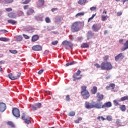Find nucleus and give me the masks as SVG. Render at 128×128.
Listing matches in <instances>:
<instances>
[{
  "label": "nucleus",
  "instance_id": "obj_1",
  "mask_svg": "<svg viewBox=\"0 0 128 128\" xmlns=\"http://www.w3.org/2000/svg\"><path fill=\"white\" fill-rule=\"evenodd\" d=\"M84 22H76L72 24L71 30L72 32H78L84 28Z\"/></svg>",
  "mask_w": 128,
  "mask_h": 128
},
{
  "label": "nucleus",
  "instance_id": "obj_2",
  "mask_svg": "<svg viewBox=\"0 0 128 128\" xmlns=\"http://www.w3.org/2000/svg\"><path fill=\"white\" fill-rule=\"evenodd\" d=\"M86 86H82L81 87L82 90L80 94L84 100H88V98H90V92L86 90Z\"/></svg>",
  "mask_w": 128,
  "mask_h": 128
},
{
  "label": "nucleus",
  "instance_id": "obj_3",
  "mask_svg": "<svg viewBox=\"0 0 128 128\" xmlns=\"http://www.w3.org/2000/svg\"><path fill=\"white\" fill-rule=\"evenodd\" d=\"M102 70H112V63L108 62H102Z\"/></svg>",
  "mask_w": 128,
  "mask_h": 128
},
{
  "label": "nucleus",
  "instance_id": "obj_4",
  "mask_svg": "<svg viewBox=\"0 0 128 128\" xmlns=\"http://www.w3.org/2000/svg\"><path fill=\"white\" fill-rule=\"evenodd\" d=\"M80 72H82L80 70H78L77 72H76L73 74L72 78H74L73 79L74 82H76V80H80V78H82V77L80 76Z\"/></svg>",
  "mask_w": 128,
  "mask_h": 128
},
{
  "label": "nucleus",
  "instance_id": "obj_5",
  "mask_svg": "<svg viewBox=\"0 0 128 128\" xmlns=\"http://www.w3.org/2000/svg\"><path fill=\"white\" fill-rule=\"evenodd\" d=\"M22 118L24 120L26 124H32V121H30V119L32 118L30 116H28L26 118V114H24V113L22 114Z\"/></svg>",
  "mask_w": 128,
  "mask_h": 128
},
{
  "label": "nucleus",
  "instance_id": "obj_6",
  "mask_svg": "<svg viewBox=\"0 0 128 128\" xmlns=\"http://www.w3.org/2000/svg\"><path fill=\"white\" fill-rule=\"evenodd\" d=\"M12 112L13 116L16 118H20V110H18V108H13Z\"/></svg>",
  "mask_w": 128,
  "mask_h": 128
},
{
  "label": "nucleus",
  "instance_id": "obj_7",
  "mask_svg": "<svg viewBox=\"0 0 128 128\" xmlns=\"http://www.w3.org/2000/svg\"><path fill=\"white\" fill-rule=\"evenodd\" d=\"M94 108H104V104H102V102H94Z\"/></svg>",
  "mask_w": 128,
  "mask_h": 128
},
{
  "label": "nucleus",
  "instance_id": "obj_8",
  "mask_svg": "<svg viewBox=\"0 0 128 128\" xmlns=\"http://www.w3.org/2000/svg\"><path fill=\"white\" fill-rule=\"evenodd\" d=\"M85 106L86 108L88 110H90V108H94V102H92L91 104L86 102H85Z\"/></svg>",
  "mask_w": 128,
  "mask_h": 128
},
{
  "label": "nucleus",
  "instance_id": "obj_9",
  "mask_svg": "<svg viewBox=\"0 0 128 128\" xmlns=\"http://www.w3.org/2000/svg\"><path fill=\"white\" fill-rule=\"evenodd\" d=\"M124 58V55L123 53H120L115 56L114 60L116 62L120 60H123Z\"/></svg>",
  "mask_w": 128,
  "mask_h": 128
},
{
  "label": "nucleus",
  "instance_id": "obj_10",
  "mask_svg": "<svg viewBox=\"0 0 128 128\" xmlns=\"http://www.w3.org/2000/svg\"><path fill=\"white\" fill-rule=\"evenodd\" d=\"M32 50L35 52H40L42 50V48L40 45H36L32 47Z\"/></svg>",
  "mask_w": 128,
  "mask_h": 128
},
{
  "label": "nucleus",
  "instance_id": "obj_11",
  "mask_svg": "<svg viewBox=\"0 0 128 128\" xmlns=\"http://www.w3.org/2000/svg\"><path fill=\"white\" fill-rule=\"evenodd\" d=\"M62 44L63 46H68L70 48H72V46H74V44L72 43L69 42L68 40H64L62 42Z\"/></svg>",
  "mask_w": 128,
  "mask_h": 128
},
{
  "label": "nucleus",
  "instance_id": "obj_12",
  "mask_svg": "<svg viewBox=\"0 0 128 128\" xmlns=\"http://www.w3.org/2000/svg\"><path fill=\"white\" fill-rule=\"evenodd\" d=\"M123 44L124 46L120 48L121 52H124V50H128V40H126V42H124Z\"/></svg>",
  "mask_w": 128,
  "mask_h": 128
},
{
  "label": "nucleus",
  "instance_id": "obj_13",
  "mask_svg": "<svg viewBox=\"0 0 128 128\" xmlns=\"http://www.w3.org/2000/svg\"><path fill=\"white\" fill-rule=\"evenodd\" d=\"M96 98H98L96 102H102V100H104V95L100 94V92H97Z\"/></svg>",
  "mask_w": 128,
  "mask_h": 128
},
{
  "label": "nucleus",
  "instance_id": "obj_14",
  "mask_svg": "<svg viewBox=\"0 0 128 128\" xmlns=\"http://www.w3.org/2000/svg\"><path fill=\"white\" fill-rule=\"evenodd\" d=\"M6 104L4 102L0 103V111L2 112L6 110Z\"/></svg>",
  "mask_w": 128,
  "mask_h": 128
},
{
  "label": "nucleus",
  "instance_id": "obj_15",
  "mask_svg": "<svg viewBox=\"0 0 128 128\" xmlns=\"http://www.w3.org/2000/svg\"><path fill=\"white\" fill-rule=\"evenodd\" d=\"M92 28L94 32H98V30L100 28V26L98 24H94L92 26Z\"/></svg>",
  "mask_w": 128,
  "mask_h": 128
},
{
  "label": "nucleus",
  "instance_id": "obj_16",
  "mask_svg": "<svg viewBox=\"0 0 128 128\" xmlns=\"http://www.w3.org/2000/svg\"><path fill=\"white\" fill-rule=\"evenodd\" d=\"M62 16H57L55 18V22L56 24H60L62 22Z\"/></svg>",
  "mask_w": 128,
  "mask_h": 128
},
{
  "label": "nucleus",
  "instance_id": "obj_17",
  "mask_svg": "<svg viewBox=\"0 0 128 128\" xmlns=\"http://www.w3.org/2000/svg\"><path fill=\"white\" fill-rule=\"evenodd\" d=\"M110 107H112V102H106L103 104V108H108Z\"/></svg>",
  "mask_w": 128,
  "mask_h": 128
},
{
  "label": "nucleus",
  "instance_id": "obj_18",
  "mask_svg": "<svg viewBox=\"0 0 128 128\" xmlns=\"http://www.w3.org/2000/svg\"><path fill=\"white\" fill-rule=\"evenodd\" d=\"M98 92V87L94 86L92 88L91 90V92L92 94H96Z\"/></svg>",
  "mask_w": 128,
  "mask_h": 128
},
{
  "label": "nucleus",
  "instance_id": "obj_19",
  "mask_svg": "<svg viewBox=\"0 0 128 128\" xmlns=\"http://www.w3.org/2000/svg\"><path fill=\"white\" fill-rule=\"evenodd\" d=\"M8 78L12 80H16L18 78V77L14 76V74L12 73L8 74Z\"/></svg>",
  "mask_w": 128,
  "mask_h": 128
},
{
  "label": "nucleus",
  "instance_id": "obj_20",
  "mask_svg": "<svg viewBox=\"0 0 128 128\" xmlns=\"http://www.w3.org/2000/svg\"><path fill=\"white\" fill-rule=\"evenodd\" d=\"M8 16L11 18H16V14L13 12H10L8 14Z\"/></svg>",
  "mask_w": 128,
  "mask_h": 128
},
{
  "label": "nucleus",
  "instance_id": "obj_21",
  "mask_svg": "<svg viewBox=\"0 0 128 128\" xmlns=\"http://www.w3.org/2000/svg\"><path fill=\"white\" fill-rule=\"evenodd\" d=\"M34 10L32 8H30L28 12H27V15L28 16H30L32 14H34Z\"/></svg>",
  "mask_w": 128,
  "mask_h": 128
},
{
  "label": "nucleus",
  "instance_id": "obj_22",
  "mask_svg": "<svg viewBox=\"0 0 128 128\" xmlns=\"http://www.w3.org/2000/svg\"><path fill=\"white\" fill-rule=\"evenodd\" d=\"M44 0H38V6H44Z\"/></svg>",
  "mask_w": 128,
  "mask_h": 128
},
{
  "label": "nucleus",
  "instance_id": "obj_23",
  "mask_svg": "<svg viewBox=\"0 0 128 128\" xmlns=\"http://www.w3.org/2000/svg\"><path fill=\"white\" fill-rule=\"evenodd\" d=\"M16 42H22V36H18L15 37Z\"/></svg>",
  "mask_w": 128,
  "mask_h": 128
},
{
  "label": "nucleus",
  "instance_id": "obj_24",
  "mask_svg": "<svg viewBox=\"0 0 128 128\" xmlns=\"http://www.w3.org/2000/svg\"><path fill=\"white\" fill-rule=\"evenodd\" d=\"M40 36H38V35H34L32 37V42H36V40H38Z\"/></svg>",
  "mask_w": 128,
  "mask_h": 128
},
{
  "label": "nucleus",
  "instance_id": "obj_25",
  "mask_svg": "<svg viewBox=\"0 0 128 128\" xmlns=\"http://www.w3.org/2000/svg\"><path fill=\"white\" fill-rule=\"evenodd\" d=\"M36 20H38V22L41 21L42 22V16H38L35 18Z\"/></svg>",
  "mask_w": 128,
  "mask_h": 128
},
{
  "label": "nucleus",
  "instance_id": "obj_26",
  "mask_svg": "<svg viewBox=\"0 0 128 128\" xmlns=\"http://www.w3.org/2000/svg\"><path fill=\"white\" fill-rule=\"evenodd\" d=\"M120 110H122V112H126V105H122L120 106Z\"/></svg>",
  "mask_w": 128,
  "mask_h": 128
},
{
  "label": "nucleus",
  "instance_id": "obj_27",
  "mask_svg": "<svg viewBox=\"0 0 128 128\" xmlns=\"http://www.w3.org/2000/svg\"><path fill=\"white\" fill-rule=\"evenodd\" d=\"M78 64V62H76V61H72L69 63L66 64V66H72V64Z\"/></svg>",
  "mask_w": 128,
  "mask_h": 128
},
{
  "label": "nucleus",
  "instance_id": "obj_28",
  "mask_svg": "<svg viewBox=\"0 0 128 128\" xmlns=\"http://www.w3.org/2000/svg\"><path fill=\"white\" fill-rule=\"evenodd\" d=\"M128 96H126L120 98V102H124V100H128Z\"/></svg>",
  "mask_w": 128,
  "mask_h": 128
},
{
  "label": "nucleus",
  "instance_id": "obj_29",
  "mask_svg": "<svg viewBox=\"0 0 128 128\" xmlns=\"http://www.w3.org/2000/svg\"><path fill=\"white\" fill-rule=\"evenodd\" d=\"M8 24H16V22L13 20H8Z\"/></svg>",
  "mask_w": 128,
  "mask_h": 128
},
{
  "label": "nucleus",
  "instance_id": "obj_30",
  "mask_svg": "<svg viewBox=\"0 0 128 128\" xmlns=\"http://www.w3.org/2000/svg\"><path fill=\"white\" fill-rule=\"evenodd\" d=\"M89 46H90L88 45V43H83L81 46V48H89Z\"/></svg>",
  "mask_w": 128,
  "mask_h": 128
},
{
  "label": "nucleus",
  "instance_id": "obj_31",
  "mask_svg": "<svg viewBox=\"0 0 128 128\" xmlns=\"http://www.w3.org/2000/svg\"><path fill=\"white\" fill-rule=\"evenodd\" d=\"M102 22H106V20L108 18V16L102 15Z\"/></svg>",
  "mask_w": 128,
  "mask_h": 128
},
{
  "label": "nucleus",
  "instance_id": "obj_32",
  "mask_svg": "<svg viewBox=\"0 0 128 128\" xmlns=\"http://www.w3.org/2000/svg\"><path fill=\"white\" fill-rule=\"evenodd\" d=\"M0 40L1 42H9L10 39H8V38H0Z\"/></svg>",
  "mask_w": 128,
  "mask_h": 128
},
{
  "label": "nucleus",
  "instance_id": "obj_33",
  "mask_svg": "<svg viewBox=\"0 0 128 128\" xmlns=\"http://www.w3.org/2000/svg\"><path fill=\"white\" fill-rule=\"evenodd\" d=\"M1 2H4L6 4H12L14 2V0H0Z\"/></svg>",
  "mask_w": 128,
  "mask_h": 128
},
{
  "label": "nucleus",
  "instance_id": "obj_34",
  "mask_svg": "<svg viewBox=\"0 0 128 128\" xmlns=\"http://www.w3.org/2000/svg\"><path fill=\"white\" fill-rule=\"evenodd\" d=\"M113 102H114V106H120V104L118 102H120V100H114Z\"/></svg>",
  "mask_w": 128,
  "mask_h": 128
},
{
  "label": "nucleus",
  "instance_id": "obj_35",
  "mask_svg": "<svg viewBox=\"0 0 128 128\" xmlns=\"http://www.w3.org/2000/svg\"><path fill=\"white\" fill-rule=\"evenodd\" d=\"M86 0H79L78 1V4H86Z\"/></svg>",
  "mask_w": 128,
  "mask_h": 128
},
{
  "label": "nucleus",
  "instance_id": "obj_36",
  "mask_svg": "<svg viewBox=\"0 0 128 128\" xmlns=\"http://www.w3.org/2000/svg\"><path fill=\"white\" fill-rule=\"evenodd\" d=\"M20 76H22V74L20 72H16V74L14 76L17 78L16 80H18V78H20Z\"/></svg>",
  "mask_w": 128,
  "mask_h": 128
},
{
  "label": "nucleus",
  "instance_id": "obj_37",
  "mask_svg": "<svg viewBox=\"0 0 128 128\" xmlns=\"http://www.w3.org/2000/svg\"><path fill=\"white\" fill-rule=\"evenodd\" d=\"M34 106L36 107V109L38 110V108H40V107L42 106V104L40 103L34 104Z\"/></svg>",
  "mask_w": 128,
  "mask_h": 128
},
{
  "label": "nucleus",
  "instance_id": "obj_38",
  "mask_svg": "<svg viewBox=\"0 0 128 128\" xmlns=\"http://www.w3.org/2000/svg\"><path fill=\"white\" fill-rule=\"evenodd\" d=\"M30 108H32V110H38L36 109V106H34V104L33 105H30Z\"/></svg>",
  "mask_w": 128,
  "mask_h": 128
},
{
  "label": "nucleus",
  "instance_id": "obj_39",
  "mask_svg": "<svg viewBox=\"0 0 128 128\" xmlns=\"http://www.w3.org/2000/svg\"><path fill=\"white\" fill-rule=\"evenodd\" d=\"M24 32H34V30H32V28H29L25 29Z\"/></svg>",
  "mask_w": 128,
  "mask_h": 128
},
{
  "label": "nucleus",
  "instance_id": "obj_40",
  "mask_svg": "<svg viewBox=\"0 0 128 128\" xmlns=\"http://www.w3.org/2000/svg\"><path fill=\"white\" fill-rule=\"evenodd\" d=\"M75 115H76V112H74V111L70 112L68 114V116H74Z\"/></svg>",
  "mask_w": 128,
  "mask_h": 128
},
{
  "label": "nucleus",
  "instance_id": "obj_41",
  "mask_svg": "<svg viewBox=\"0 0 128 128\" xmlns=\"http://www.w3.org/2000/svg\"><path fill=\"white\" fill-rule=\"evenodd\" d=\"M84 13L83 12H79L78 14H77L76 16L78 17V16H84Z\"/></svg>",
  "mask_w": 128,
  "mask_h": 128
},
{
  "label": "nucleus",
  "instance_id": "obj_42",
  "mask_svg": "<svg viewBox=\"0 0 128 128\" xmlns=\"http://www.w3.org/2000/svg\"><path fill=\"white\" fill-rule=\"evenodd\" d=\"M107 120H108V122H112V117L110 116H108L106 117Z\"/></svg>",
  "mask_w": 128,
  "mask_h": 128
},
{
  "label": "nucleus",
  "instance_id": "obj_43",
  "mask_svg": "<svg viewBox=\"0 0 128 128\" xmlns=\"http://www.w3.org/2000/svg\"><path fill=\"white\" fill-rule=\"evenodd\" d=\"M45 22H46L47 24H50V18L46 17V18H45Z\"/></svg>",
  "mask_w": 128,
  "mask_h": 128
},
{
  "label": "nucleus",
  "instance_id": "obj_44",
  "mask_svg": "<svg viewBox=\"0 0 128 128\" xmlns=\"http://www.w3.org/2000/svg\"><path fill=\"white\" fill-rule=\"evenodd\" d=\"M108 58H110V56H106L103 58V60L104 62H106L108 60Z\"/></svg>",
  "mask_w": 128,
  "mask_h": 128
},
{
  "label": "nucleus",
  "instance_id": "obj_45",
  "mask_svg": "<svg viewBox=\"0 0 128 128\" xmlns=\"http://www.w3.org/2000/svg\"><path fill=\"white\" fill-rule=\"evenodd\" d=\"M8 126H12V128H14V123H12V122H8Z\"/></svg>",
  "mask_w": 128,
  "mask_h": 128
},
{
  "label": "nucleus",
  "instance_id": "obj_46",
  "mask_svg": "<svg viewBox=\"0 0 128 128\" xmlns=\"http://www.w3.org/2000/svg\"><path fill=\"white\" fill-rule=\"evenodd\" d=\"M94 66H96L98 68H100L101 70H102V64H101L100 65V64H94Z\"/></svg>",
  "mask_w": 128,
  "mask_h": 128
},
{
  "label": "nucleus",
  "instance_id": "obj_47",
  "mask_svg": "<svg viewBox=\"0 0 128 128\" xmlns=\"http://www.w3.org/2000/svg\"><path fill=\"white\" fill-rule=\"evenodd\" d=\"M110 88H112V90L114 89V86H116V84H110Z\"/></svg>",
  "mask_w": 128,
  "mask_h": 128
},
{
  "label": "nucleus",
  "instance_id": "obj_48",
  "mask_svg": "<svg viewBox=\"0 0 128 128\" xmlns=\"http://www.w3.org/2000/svg\"><path fill=\"white\" fill-rule=\"evenodd\" d=\"M58 44V40H56V41H53L52 42V44L53 46H56V44Z\"/></svg>",
  "mask_w": 128,
  "mask_h": 128
},
{
  "label": "nucleus",
  "instance_id": "obj_49",
  "mask_svg": "<svg viewBox=\"0 0 128 128\" xmlns=\"http://www.w3.org/2000/svg\"><path fill=\"white\" fill-rule=\"evenodd\" d=\"M30 2V0H25L24 2H22V4H28Z\"/></svg>",
  "mask_w": 128,
  "mask_h": 128
},
{
  "label": "nucleus",
  "instance_id": "obj_50",
  "mask_svg": "<svg viewBox=\"0 0 128 128\" xmlns=\"http://www.w3.org/2000/svg\"><path fill=\"white\" fill-rule=\"evenodd\" d=\"M10 52H11V54H18L16 50H10Z\"/></svg>",
  "mask_w": 128,
  "mask_h": 128
},
{
  "label": "nucleus",
  "instance_id": "obj_51",
  "mask_svg": "<svg viewBox=\"0 0 128 128\" xmlns=\"http://www.w3.org/2000/svg\"><path fill=\"white\" fill-rule=\"evenodd\" d=\"M116 124L118 126L120 125V119H117L116 121Z\"/></svg>",
  "mask_w": 128,
  "mask_h": 128
},
{
  "label": "nucleus",
  "instance_id": "obj_52",
  "mask_svg": "<svg viewBox=\"0 0 128 128\" xmlns=\"http://www.w3.org/2000/svg\"><path fill=\"white\" fill-rule=\"evenodd\" d=\"M44 72V69L40 70L38 71V74H42Z\"/></svg>",
  "mask_w": 128,
  "mask_h": 128
},
{
  "label": "nucleus",
  "instance_id": "obj_53",
  "mask_svg": "<svg viewBox=\"0 0 128 128\" xmlns=\"http://www.w3.org/2000/svg\"><path fill=\"white\" fill-rule=\"evenodd\" d=\"M23 36L26 38V40H28L30 38V36H28V35H26L24 34H23Z\"/></svg>",
  "mask_w": 128,
  "mask_h": 128
},
{
  "label": "nucleus",
  "instance_id": "obj_54",
  "mask_svg": "<svg viewBox=\"0 0 128 128\" xmlns=\"http://www.w3.org/2000/svg\"><path fill=\"white\" fill-rule=\"evenodd\" d=\"M56 10H58V8H53L52 9V12H56Z\"/></svg>",
  "mask_w": 128,
  "mask_h": 128
},
{
  "label": "nucleus",
  "instance_id": "obj_55",
  "mask_svg": "<svg viewBox=\"0 0 128 128\" xmlns=\"http://www.w3.org/2000/svg\"><path fill=\"white\" fill-rule=\"evenodd\" d=\"M0 32H8L6 30H0Z\"/></svg>",
  "mask_w": 128,
  "mask_h": 128
},
{
  "label": "nucleus",
  "instance_id": "obj_56",
  "mask_svg": "<svg viewBox=\"0 0 128 128\" xmlns=\"http://www.w3.org/2000/svg\"><path fill=\"white\" fill-rule=\"evenodd\" d=\"M66 100H68V101L70 100V96L69 95L66 96Z\"/></svg>",
  "mask_w": 128,
  "mask_h": 128
},
{
  "label": "nucleus",
  "instance_id": "obj_57",
  "mask_svg": "<svg viewBox=\"0 0 128 128\" xmlns=\"http://www.w3.org/2000/svg\"><path fill=\"white\" fill-rule=\"evenodd\" d=\"M6 12H12V8H6Z\"/></svg>",
  "mask_w": 128,
  "mask_h": 128
},
{
  "label": "nucleus",
  "instance_id": "obj_58",
  "mask_svg": "<svg viewBox=\"0 0 128 128\" xmlns=\"http://www.w3.org/2000/svg\"><path fill=\"white\" fill-rule=\"evenodd\" d=\"M119 43L120 44H124V39L120 40Z\"/></svg>",
  "mask_w": 128,
  "mask_h": 128
},
{
  "label": "nucleus",
  "instance_id": "obj_59",
  "mask_svg": "<svg viewBox=\"0 0 128 128\" xmlns=\"http://www.w3.org/2000/svg\"><path fill=\"white\" fill-rule=\"evenodd\" d=\"M90 10H96V7H92L90 8Z\"/></svg>",
  "mask_w": 128,
  "mask_h": 128
},
{
  "label": "nucleus",
  "instance_id": "obj_60",
  "mask_svg": "<svg viewBox=\"0 0 128 128\" xmlns=\"http://www.w3.org/2000/svg\"><path fill=\"white\" fill-rule=\"evenodd\" d=\"M122 12H117V16H122Z\"/></svg>",
  "mask_w": 128,
  "mask_h": 128
},
{
  "label": "nucleus",
  "instance_id": "obj_61",
  "mask_svg": "<svg viewBox=\"0 0 128 128\" xmlns=\"http://www.w3.org/2000/svg\"><path fill=\"white\" fill-rule=\"evenodd\" d=\"M24 10H28V6H24Z\"/></svg>",
  "mask_w": 128,
  "mask_h": 128
},
{
  "label": "nucleus",
  "instance_id": "obj_62",
  "mask_svg": "<svg viewBox=\"0 0 128 128\" xmlns=\"http://www.w3.org/2000/svg\"><path fill=\"white\" fill-rule=\"evenodd\" d=\"M92 18H94L92 17L89 18L88 20V22H90V20H92Z\"/></svg>",
  "mask_w": 128,
  "mask_h": 128
},
{
  "label": "nucleus",
  "instance_id": "obj_63",
  "mask_svg": "<svg viewBox=\"0 0 128 128\" xmlns=\"http://www.w3.org/2000/svg\"><path fill=\"white\" fill-rule=\"evenodd\" d=\"M90 36H92V34H89L88 35V38H90Z\"/></svg>",
  "mask_w": 128,
  "mask_h": 128
},
{
  "label": "nucleus",
  "instance_id": "obj_64",
  "mask_svg": "<svg viewBox=\"0 0 128 128\" xmlns=\"http://www.w3.org/2000/svg\"><path fill=\"white\" fill-rule=\"evenodd\" d=\"M20 16H24V12L20 11Z\"/></svg>",
  "mask_w": 128,
  "mask_h": 128
}]
</instances>
